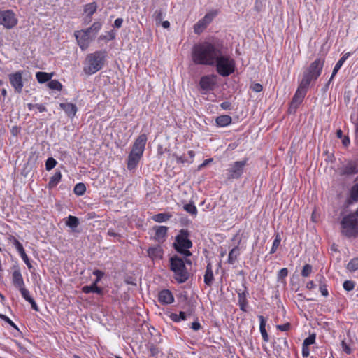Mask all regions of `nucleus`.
<instances>
[{
  "mask_svg": "<svg viewBox=\"0 0 358 358\" xmlns=\"http://www.w3.org/2000/svg\"><path fill=\"white\" fill-rule=\"evenodd\" d=\"M220 50L219 45L210 42L197 43L192 48V61L196 64L214 66Z\"/></svg>",
  "mask_w": 358,
  "mask_h": 358,
  "instance_id": "1",
  "label": "nucleus"
},
{
  "mask_svg": "<svg viewBox=\"0 0 358 358\" xmlns=\"http://www.w3.org/2000/svg\"><path fill=\"white\" fill-rule=\"evenodd\" d=\"M106 57L105 51H96L88 54L84 62V72L86 74L92 75L101 70L103 66Z\"/></svg>",
  "mask_w": 358,
  "mask_h": 358,
  "instance_id": "2",
  "label": "nucleus"
},
{
  "mask_svg": "<svg viewBox=\"0 0 358 358\" xmlns=\"http://www.w3.org/2000/svg\"><path fill=\"white\" fill-rule=\"evenodd\" d=\"M170 268L173 272L174 278L178 283H183L189 278V273L182 259L177 255L170 258Z\"/></svg>",
  "mask_w": 358,
  "mask_h": 358,
  "instance_id": "3",
  "label": "nucleus"
},
{
  "mask_svg": "<svg viewBox=\"0 0 358 358\" xmlns=\"http://www.w3.org/2000/svg\"><path fill=\"white\" fill-rule=\"evenodd\" d=\"M217 72L222 76L226 77L235 71V62L227 55H223L222 49L219 52L215 65Z\"/></svg>",
  "mask_w": 358,
  "mask_h": 358,
  "instance_id": "4",
  "label": "nucleus"
},
{
  "mask_svg": "<svg viewBox=\"0 0 358 358\" xmlns=\"http://www.w3.org/2000/svg\"><path fill=\"white\" fill-rule=\"evenodd\" d=\"M324 63V59H316L303 72V77L300 82H301L303 85L309 86L312 80H315L320 76Z\"/></svg>",
  "mask_w": 358,
  "mask_h": 358,
  "instance_id": "5",
  "label": "nucleus"
},
{
  "mask_svg": "<svg viewBox=\"0 0 358 358\" xmlns=\"http://www.w3.org/2000/svg\"><path fill=\"white\" fill-rule=\"evenodd\" d=\"M189 237V231L186 229H181L176 236L174 243L175 249L185 257H189L192 255L189 249L192 246V243Z\"/></svg>",
  "mask_w": 358,
  "mask_h": 358,
  "instance_id": "6",
  "label": "nucleus"
},
{
  "mask_svg": "<svg viewBox=\"0 0 358 358\" xmlns=\"http://www.w3.org/2000/svg\"><path fill=\"white\" fill-rule=\"evenodd\" d=\"M246 162V160L237 161L232 164L230 167L227 169V178L229 180L239 178L243 173Z\"/></svg>",
  "mask_w": 358,
  "mask_h": 358,
  "instance_id": "7",
  "label": "nucleus"
},
{
  "mask_svg": "<svg viewBox=\"0 0 358 358\" xmlns=\"http://www.w3.org/2000/svg\"><path fill=\"white\" fill-rule=\"evenodd\" d=\"M17 23L15 13L10 10H0V24L7 29H11Z\"/></svg>",
  "mask_w": 358,
  "mask_h": 358,
  "instance_id": "8",
  "label": "nucleus"
},
{
  "mask_svg": "<svg viewBox=\"0 0 358 358\" xmlns=\"http://www.w3.org/2000/svg\"><path fill=\"white\" fill-rule=\"evenodd\" d=\"M217 15L216 11H211L205 15V16L199 20L194 25V31L196 34H200L207 27V26L213 21Z\"/></svg>",
  "mask_w": 358,
  "mask_h": 358,
  "instance_id": "9",
  "label": "nucleus"
},
{
  "mask_svg": "<svg viewBox=\"0 0 358 358\" xmlns=\"http://www.w3.org/2000/svg\"><path fill=\"white\" fill-rule=\"evenodd\" d=\"M308 86L306 85H303L301 82L299 83V86L295 92V94L292 99L289 110H295L297 107L301 104L303 101Z\"/></svg>",
  "mask_w": 358,
  "mask_h": 358,
  "instance_id": "10",
  "label": "nucleus"
},
{
  "mask_svg": "<svg viewBox=\"0 0 358 358\" xmlns=\"http://www.w3.org/2000/svg\"><path fill=\"white\" fill-rule=\"evenodd\" d=\"M148 138L144 134H141L134 141L130 153L135 154V155L143 156L145 150Z\"/></svg>",
  "mask_w": 358,
  "mask_h": 358,
  "instance_id": "11",
  "label": "nucleus"
},
{
  "mask_svg": "<svg viewBox=\"0 0 358 358\" xmlns=\"http://www.w3.org/2000/svg\"><path fill=\"white\" fill-rule=\"evenodd\" d=\"M80 48L83 50L89 46L91 38L93 37L86 29L76 31L74 33Z\"/></svg>",
  "mask_w": 358,
  "mask_h": 358,
  "instance_id": "12",
  "label": "nucleus"
},
{
  "mask_svg": "<svg viewBox=\"0 0 358 358\" xmlns=\"http://www.w3.org/2000/svg\"><path fill=\"white\" fill-rule=\"evenodd\" d=\"M9 81L16 92H22L24 84L22 81V76L21 71H17L15 73L10 74Z\"/></svg>",
  "mask_w": 358,
  "mask_h": 358,
  "instance_id": "13",
  "label": "nucleus"
},
{
  "mask_svg": "<svg viewBox=\"0 0 358 358\" xmlns=\"http://www.w3.org/2000/svg\"><path fill=\"white\" fill-rule=\"evenodd\" d=\"M13 271L11 275V282L13 286L19 289L25 286L23 276L21 273L20 268L17 266L13 267Z\"/></svg>",
  "mask_w": 358,
  "mask_h": 358,
  "instance_id": "14",
  "label": "nucleus"
},
{
  "mask_svg": "<svg viewBox=\"0 0 358 358\" xmlns=\"http://www.w3.org/2000/svg\"><path fill=\"white\" fill-rule=\"evenodd\" d=\"M215 85V76H204L201 78L199 85L203 91L208 92L213 90Z\"/></svg>",
  "mask_w": 358,
  "mask_h": 358,
  "instance_id": "15",
  "label": "nucleus"
},
{
  "mask_svg": "<svg viewBox=\"0 0 358 358\" xmlns=\"http://www.w3.org/2000/svg\"><path fill=\"white\" fill-rule=\"evenodd\" d=\"M155 231L154 240L159 243H164L167 237L168 227L165 226H154Z\"/></svg>",
  "mask_w": 358,
  "mask_h": 358,
  "instance_id": "16",
  "label": "nucleus"
},
{
  "mask_svg": "<svg viewBox=\"0 0 358 358\" xmlns=\"http://www.w3.org/2000/svg\"><path fill=\"white\" fill-rule=\"evenodd\" d=\"M148 256L152 261H158L162 259L164 250L160 245L150 247L147 250Z\"/></svg>",
  "mask_w": 358,
  "mask_h": 358,
  "instance_id": "17",
  "label": "nucleus"
},
{
  "mask_svg": "<svg viewBox=\"0 0 358 358\" xmlns=\"http://www.w3.org/2000/svg\"><path fill=\"white\" fill-rule=\"evenodd\" d=\"M358 173V166L355 162H348L341 169V176H352Z\"/></svg>",
  "mask_w": 358,
  "mask_h": 358,
  "instance_id": "18",
  "label": "nucleus"
},
{
  "mask_svg": "<svg viewBox=\"0 0 358 358\" xmlns=\"http://www.w3.org/2000/svg\"><path fill=\"white\" fill-rule=\"evenodd\" d=\"M158 300L162 304H170L174 301V297L171 292L163 289L159 293Z\"/></svg>",
  "mask_w": 358,
  "mask_h": 358,
  "instance_id": "19",
  "label": "nucleus"
},
{
  "mask_svg": "<svg viewBox=\"0 0 358 358\" xmlns=\"http://www.w3.org/2000/svg\"><path fill=\"white\" fill-rule=\"evenodd\" d=\"M22 295V296L24 298V299L27 301H28L31 306V308L35 310H38V306L36 303V301L34 300V299L30 296L29 291L26 288L25 286L22 287V288L18 289Z\"/></svg>",
  "mask_w": 358,
  "mask_h": 358,
  "instance_id": "20",
  "label": "nucleus"
},
{
  "mask_svg": "<svg viewBox=\"0 0 358 358\" xmlns=\"http://www.w3.org/2000/svg\"><path fill=\"white\" fill-rule=\"evenodd\" d=\"M59 106L69 117L75 116L77 112L76 106L71 103H62Z\"/></svg>",
  "mask_w": 358,
  "mask_h": 358,
  "instance_id": "21",
  "label": "nucleus"
},
{
  "mask_svg": "<svg viewBox=\"0 0 358 358\" xmlns=\"http://www.w3.org/2000/svg\"><path fill=\"white\" fill-rule=\"evenodd\" d=\"M141 157H142L141 156L135 155V154H131L129 152L127 159L128 169L133 170L136 169Z\"/></svg>",
  "mask_w": 358,
  "mask_h": 358,
  "instance_id": "22",
  "label": "nucleus"
},
{
  "mask_svg": "<svg viewBox=\"0 0 358 358\" xmlns=\"http://www.w3.org/2000/svg\"><path fill=\"white\" fill-rule=\"evenodd\" d=\"M247 295L248 292L246 291H238V304L241 310L245 312L246 306L248 305L247 301Z\"/></svg>",
  "mask_w": 358,
  "mask_h": 358,
  "instance_id": "23",
  "label": "nucleus"
},
{
  "mask_svg": "<svg viewBox=\"0 0 358 358\" xmlns=\"http://www.w3.org/2000/svg\"><path fill=\"white\" fill-rule=\"evenodd\" d=\"M258 318L259 320V330H260V333L262 336V338H263L264 341L268 342V335L266 330V320L262 315H259L258 317Z\"/></svg>",
  "mask_w": 358,
  "mask_h": 358,
  "instance_id": "24",
  "label": "nucleus"
},
{
  "mask_svg": "<svg viewBox=\"0 0 358 358\" xmlns=\"http://www.w3.org/2000/svg\"><path fill=\"white\" fill-rule=\"evenodd\" d=\"M231 117L229 115H224L218 116L215 120V122L218 127H224L229 125L231 123Z\"/></svg>",
  "mask_w": 358,
  "mask_h": 358,
  "instance_id": "25",
  "label": "nucleus"
},
{
  "mask_svg": "<svg viewBox=\"0 0 358 358\" xmlns=\"http://www.w3.org/2000/svg\"><path fill=\"white\" fill-rule=\"evenodd\" d=\"M240 248L238 246H236L232 248L229 252L228 256L227 262L230 264H234L237 260L238 257L240 255Z\"/></svg>",
  "mask_w": 358,
  "mask_h": 358,
  "instance_id": "26",
  "label": "nucleus"
},
{
  "mask_svg": "<svg viewBox=\"0 0 358 358\" xmlns=\"http://www.w3.org/2000/svg\"><path fill=\"white\" fill-rule=\"evenodd\" d=\"M214 280L213 273L210 264H208L206 267V273L204 275V282L208 286H211Z\"/></svg>",
  "mask_w": 358,
  "mask_h": 358,
  "instance_id": "27",
  "label": "nucleus"
},
{
  "mask_svg": "<svg viewBox=\"0 0 358 358\" xmlns=\"http://www.w3.org/2000/svg\"><path fill=\"white\" fill-rule=\"evenodd\" d=\"M8 240L15 248V249L18 252L20 256H21L25 253V250L23 248L22 244L15 236H10L8 238Z\"/></svg>",
  "mask_w": 358,
  "mask_h": 358,
  "instance_id": "28",
  "label": "nucleus"
},
{
  "mask_svg": "<svg viewBox=\"0 0 358 358\" xmlns=\"http://www.w3.org/2000/svg\"><path fill=\"white\" fill-rule=\"evenodd\" d=\"M79 224L80 222L78 217L73 215L68 216L67 220L66 221V224L73 231H75V229L78 227Z\"/></svg>",
  "mask_w": 358,
  "mask_h": 358,
  "instance_id": "29",
  "label": "nucleus"
},
{
  "mask_svg": "<svg viewBox=\"0 0 358 358\" xmlns=\"http://www.w3.org/2000/svg\"><path fill=\"white\" fill-rule=\"evenodd\" d=\"M53 76V73H49L46 72H37L36 78L38 83H43L49 81Z\"/></svg>",
  "mask_w": 358,
  "mask_h": 358,
  "instance_id": "30",
  "label": "nucleus"
},
{
  "mask_svg": "<svg viewBox=\"0 0 358 358\" xmlns=\"http://www.w3.org/2000/svg\"><path fill=\"white\" fill-rule=\"evenodd\" d=\"M96 282H94L92 285L90 286H84L82 288V291L85 294H89L91 292L97 293L99 294L102 293V289L96 286Z\"/></svg>",
  "mask_w": 358,
  "mask_h": 358,
  "instance_id": "31",
  "label": "nucleus"
},
{
  "mask_svg": "<svg viewBox=\"0 0 358 358\" xmlns=\"http://www.w3.org/2000/svg\"><path fill=\"white\" fill-rule=\"evenodd\" d=\"M62 174L60 171H56L54 175L50 178L48 182V186L50 188L55 187L61 180Z\"/></svg>",
  "mask_w": 358,
  "mask_h": 358,
  "instance_id": "32",
  "label": "nucleus"
},
{
  "mask_svg": "<svg viewBox=\"0 0 358 358\" xmlns=\"http://www.w3.org/2000/svg\"><path fill=\"white\" fill-rule=\"evenodd\" d=\"M171 215L168 213H158L156 215H154L152 217V220H154L156 222L162 223L166 222L171 218Z\"/></svg>",
  "mask_w": 358,
  "mask_h": 358,
  "instance_id": "33",
  "label": "nucleus"
},
{
  "mask_svg": "<svg viewBox=\"0 0 358 358\" xmlns=\"http://www.w3.org/2000/svg\"><path fill=\"white\" fill-rule=\"evenodd\" d=\"M97 5L95 2L87 3L84 7V13L91 17L96 10Z\"/></svg>",
  "mask_w": 358,
  "mask_h": 358,
  "instance_id": "34",
  "label": "nucleus"
},
{
  "mask_svg": "<svg viewBox=\"0 0 358 358\" xmlns=\"http://www.w3.org/2000/svg\"><path fill=\"white\" fill-rule=\"evenodd\" d=\"M102 24L101 22H96L93 24L87 29L86 30L92 36H94L101 29Z\"/></svg>",
  "mask_w": 358,
  "mask_h": 358,
  "instance_id": "35",
  "label": "nucleus"
},
{
  "mask_svg": "<svg viewBox=\"0 0 358 358\" xmlns=\"http://www.w3.org/2000/svg\"><path fill=\"white\" fill-rule=\"evenodd\" d=\"M86 191V187L84 183L80 182L75 185L73 192L78 196H82Z\"/></svg>",
  "mask_w": 358,
  "mask_h": 358,
  "instance_id": "36",
  "label": "nucleus"
},
{
  "mask_svg": "<svg viewBox=\"0 0 358 358\" xmlns=\"http://www.w3.org/2000/svg\"><path fill=\"white\" fill-rule=\"evenodd\" d=\"M165 16V12L161 9L156 10L153 14V17L156 22V24L158 25L161 24L162 19Z\"/></svg>",
  "mask_w": 358,
  "mask_h": 358,
  "instance_id": "37",
  "label": "nucleus"
},
{
  "mask_svg": "<svg viewBox=\"0 0 358 358\" xmlns=\"http://www.w3.org/2000/svg\"><path fill=\"white\" fill-rule=\"evenodd\" d=\"M48 86L51 90H55L57 91H60L62 88V83L58 81L57 80H50L49 83H48Z\"/></svg>",
  "mask_w": 358,
  "mask_h": 358,
  "instance_id": "38",
  "label": "nucleus"
},
{
  "mask_svg": "<svg viewBox=\"0 0 358 358\" xmlns=\"http://www.w3.org/2000/svg\"><path fill=\"white\" fill-rule=\"evenodd\" d=\"M347 269L351 272L358 269V257L352 259L347 265Z\"/></svg>",
  "mask_w": 358,
  "mask_h": 358,
  "instance_id": "39",
  "label": "nucleus"
},
{
  "mask_svg": "<svg viewBox=\"0 0 358 358\" xmlns=\"http://www.w3.org/2000/svg\"><path fill=\"white\" fill-rule=\"evenodd\" d=\"M281 241V238L279 234H277L275 237V239L273 242L272 248L271 249L270 253L273 254L275 252L277 248L279 247Z\"/></svg>",
  "mask_w": 358,
  "mask_h": 358,
  "instance_id": "40",
  "label": "nucleus"
},
{
  "mask_svg": "<svg viewBox=\"0 0 358 358\" xmlns=\"http://www.w3.org/2000/svg\"><path fill=\"white\" fill-rule=\"evenodd\" d=\"M171 319L175 322H180L181 320H187V315L185 312H180V313L178 314H173L171 315Z\"/></svg>",
  "mask_w": 358,
  "mask_h": 358,
  "instance_id": "41",
  "label": "nucleus"
},
{
  "mask_svg": "<svg viewBox=\"0 0 358 358\" xmlns=\"http://www.w3.org/2000/svg\"><path fill=\"white\" fill-rule=\"evenodd\" d=\"M316 339V336L315 334H310L308 337L304 339L303 342V345L304 346L308 347L309 345L315 343Z\"/></svg>",
  "mask_w": 358,
  "mask_h": 358,
  "instance_id": "42",
  "label": "nucleus"
},
{
  "mask_svg": "<svg viewBox=\"0 0 358 358\" xmlns=\"http://www.w3.org/2000/svg\"><path fill=\"white\" fill-rule=\"evenodd\" d=\"M56 164L57 161L52 157H49L45 162V169L47 171H50L56 166Z\"/></svg>",
  "mask_w": 358,
  "mask_h": 358,
  "instance_id": "43",
  "label": "nucleus"
},
{
  "mask_svg": "<svg viewBox=\"0 0 358 358\" xmlns=\"http://www.w3.org/2000/svg\"><path fill=\"white\" fill-rule=\"evenodd\" d=\"M312 273V266L306 264L301 271V275L303 277H308Z\"/></svg>",
  "mask_w": 358,
  "mask_h": 358,
  "instance_id": "44",
  "label": "nucleus"
},
{
  "mask_svg": "<svg viewBox=\"0 0 358 358\" xmlns=\"http://www.w3.org/2000/svg\"><path fill=\"white\" fill-rule=\"evenodd\" d=\"M185 210L192 215H196L197 209L194 204L189 203L184 206Z\"/></svg>",
  "mask_w": 358,
  "mask_h": 358,
  "instance_id": "45",
  "label": "nucleus"
},
{
  "mask_svg": "<svg viewBox=\"0 0 358 358\" xmlns=\"http://www.w3.org/2000/svg\"><path fill=\"white\" fill-rule=\"evenodd\" d=\"M343 286L346 291H351L355 287V282L352 280H345Z\"/></svg>",
  "mask_w": 358,
  "mask_h": 358,
  "instance_id": "46",
  "label": "nucleus"
},
{
  "mask_svg": "<svg viewBox=\"0 0 358 358\" xmlns=\"http://www.w3.org/2000/svg\"><path fill=\"white\" fill-rule=\"evenodd\" d=\"M288 275V270L286 268H282L278 273V280H282L285 278Z\"/></svg>",
  "mask_w": 358,
  "mask_h": 358,
  "instance_id": "47",
  "label": "nucleus"
},
{
  "mask_svg": "<svg viewBox=\"0 0 358 358\" xmlns=\"http://www.w3.org/2000/svg\"><path fill=\"white\" fill-rule=\"evenodd\" d=\"M351 198L355 201H358V184L352 187L351 190Z\"/></svg>",
  "mask_w": 358,
  "mask_h": 358,
  "instance_id": "48",
  "label": "nucleus"
},
{
  "mask_svg": "<svg viewBox=\"0 0 358 358\" xmlns=\"http://www.w3.org/2000/svg\"><path fill=\"white\" fill-rule=\"evenodd\" d=\"M20 257L22 259V260L24 261V262L26 264L28 268L31 271L33 268V266H32L31 263L30 262L28 256L27 255L26 252L24 255H21Z\"/></svg>",
  "mask_w": 358,
  "mask_h": 358,
  "instance_id": "49",
  "label": "nucleus"
},
{
  "mask_svg": "<svg viewBox=\"0 0 358 358\" xmlns=\"http://www.w3.org/2000/svg\"><path fill=\"white\" fill-rule=\"evenodd\" d=\"M343 63L341 62H340L339 60L337 62V63L336 64L334 69H333V71H332V74H331V80L335 76V75L337 73V72L339 71V69L341 68V66H343Z\"/></svg>",
  "mask_w": 358,
  "mask_h": 358,
  "instance_id": "50",
  "label": "nucleus"
},
{
  "mask_svg": "<svg viewBox=\"0 0 358 358\" xmlns=\"http://www.w3.org/2000/svg\"><path fill=\"white\" fill-rule=\"evenodd\" d=\"M341 347L342 350L346 353V354H350L352 352L351 348L350 345L344 341L341 343Z\"/></svg>",
  "mask_w": 358,
  "mask_h": 358,
  "instance_id": "51",
  "label": "nucleus"
},
{
  "mask_svg": "<svg viewBox=\"0 0 358 358\" xmlns=\"http://www.w3.org/2000/svg\"><path fill=\"white\" fill-rule=\"evenodd\" d=\"M291 327V324L289 322H287L283 324L277 325V329L282 331H289Z\"/></svg>",
  "mask_w": 358,
  "mask_h": 358,
  "instance_id": "52",
  "label": "nucleus"
},
{
  "mask_svg": "<svg viewBox=\"0 0 358 358\" xmlns=\"http://www.w3.org/2000/svg\"><path fill=\"white\" fill-rule=\"evenodd\" d=\"M250 88L255 92H260L262 90L263 87L259 83H255L251 85Z\"/></svg>",
  "mask_w": 358,
  "mask_h": 358,
  "instance_id": "53",
  "label": "nucleus"
},
{
  "mask_svg": "<svg viewBox=\"0 0 358 358\" xmlns=\"http://www.w3.org/2000/svg\"><path fill=\"white\" fill-rule=\"evenodd\" d=\"M93 275L96 276V280L95 282H98L101 279V278L103 276L104 273L100 270H95L93 271Z\"/></svg>",
  "mask_w": 358,
  "mask_h": 358,
  "instance_id": "54",
  "label": "nucleus"
},
{
  "mask_svg": "<svg viewBox=\"0 0 358 358\" xmlns=\"http://www.w3.org/2000/svg\"><path fill=\"white\" fill-rule=\"evenodd\" d=\"M302 356L303 358H307L310 355L308 347L302 345Z\"/></svg>",
  "mask_w": 358,
  "mask_h": 358,
  "instance_id": "55",
  "label": "nucleus"
},
{
  "mask_svg": "<svg viewBox=\"0 0 358 358\" xmlns=\"http://www.w3.org/2000/svg\"><path fill=\"white\" fill-rule=\"evenodd\" d=\"M201 324L198 321H195L192 323L191 328L194 331H198L201 329Z\"/></svg>",
  "mask_w": 358,
  "mask_h": 358,
  "instance_id": "56",
  "label": "nucleus"
},
{
  "mask_svg": "<svg viewBox=\"0 0 358 358\" xmlns=\"http://www.w3.org/2000/svg\"><path fill=\"white\" fill-rule=\"evenodd\" d=\"M35 106H36L35 109L38 110V112H40V113H43V112L46 111V108L43 104L36 103Z\"/></svg>",
  "mask_w": 358,
  "mask_h": 358,
  "instance_id": "57",
  "label": "nucleus"
},
{
  "mask_svg": "<svg viewBox=\"0 0 358 358\" xmlns=\"http://www.w3.org/2000/svg\"><path fill=\"white\" fill-rule=\"evenodd\" d=\"M220 106L224 110H228L230 109L231 103L228 101H224L221 103Z\"/></svg>",
  "mask_w": 358,
  "mask_h": 358,
  "instance_id": "58",
  "label": "nucleus"
},
{
  "mask_svg": "<svg viewBox=\"0 0 358 358\" xmlns=\"http://www.w3.org/2000/svg\"><path fill=\"white\" fill-rule=\"evenodd\" d=\"M123 22V20L122 18H117L114 22L115 27L120 28L121 27Z\"/></svg>",
  "mask_w": 358,
  "mask_h": 358,
  "instance_id": "59",
  "label": "nucleus"
},
{
  "mask_svg": "<svg viewBox=\"0 0 358 358\" xmlns=\"http://www.w3.org/2000/svg\"><path fill=\"white\" fill-rule=\"evenodd\" d=\"M320 289L323 296H327L328 295V291L324 285H321Z\"/></svg>",
  "mask_w": 358,
  "mask_h": 358,
  "instance_id": "60",
  "label": "nucleus"
},
{
  "mask_svg": "<svg viewBox=\"0 0 358 358\" xmlns=\"http://www.w3.org/2000/svg\"><path fill=\"white\" fill-rule=\"evenodd\" d=\"M316 287V285L313 281H310L306 284V288L308 289H313Z\"/></svg>",
  "mask_w": 358,
  "mask_h": 358,
  "instance_id": "61",
  "label": "nucleus"
},
{
  "mask_svg": "<svg viewBox=\"0 0 358 358\" xmlns=\"http://www.w3.org/2000/svg\"><path fill=\"white\" fill-rule=\"evenodd\" d=\"M342 143L344 146H348L350 144V139L348 136H344L342 138Z\"/></svg>",
  "mask_w": 358,
  "mask_h": 358,
  "instance_id": "62",
  "label": "nucleus"
},
{
  "mask_svg": "<svg viewBox=\"0 0 358 358\" xmlns=\"http://www.w3.org/2000/svg\"><path fill=\"white\" fill-rule=\"evenodd\" d=\"M349 56H350V53L347 52L342 56V57L339 59V61L343 64L345 62V60L349 57Z\"/></svg>",
  "mask_w": 358,
  "mask_h": 358,
  "instance_id": "63",
  "label": "nucleus"
},
{
  "mask_svg": "<svg viewBox=\"0 0 358 358\" xmlns=\"http://www.w3.org/2000/svg\"><path fill=\"white\" fill-rule=\"evenodd\" d=\"M349 56H350V53L347 52L342 56V57L339 59V61L343 64L345 62V60L349 57Z\"/></svg>",
  "mask_w": 358,
  "mask_h": 358,
  "instance_id": "64",
  "label": "nucleus"
}]
</instances>
